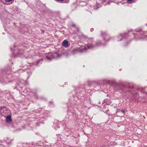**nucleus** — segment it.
Segmentation results:
<instances>
[{"label":"nucleus","instance_id":"obj_1","mask_svg":"<svg viewBox=\"0 0 147 147\" xmlns=\"http://www.w3.org/2000/svg\"><path fill=\"white\" fill-rule=\"evenodd\" d=\"M10 112V111L8 110L6 107H0V113L4 117L7 115Z\"/></svg>","mask_w":147,"mask_h":147},{"label":"nucleus","instance_id":"obj_2","mask_svg":"<svg viewBox=\"0 0 147 147\" xmlns=\"http://www.w3.org/2000/svg\"><path fill=\"white\" fill-rule=\"evenodd\" d=\"M5 118L6 122L7 123L9 124L11 123L12 121V119L11 116L10 115H8L5 116Z\"/></svg>","mask_w":147,"mask_h":147},{"label":"nucleus","instance_id":"obj_3","mask_svg":"<svg viewBox=\"0 0 147 147\" xmlns=\"http://www.w3.org/2000/svg\"><path fill=\"white\" fill-rule=\"evenodd\" d=\"M62 45L64 47H67L69 46L68 42L66 40H65L62 42Z\"/></svg>","mask_w":147,"mask_h":147},{"label":"nucleus","instance_id":"obj_4","mask_svg":"<svg viewBox=\"0 0 147 147\" xmlns=\"http://www.w3.org/2000/svg\"><path fill=\"white\" fill-rule=\"evenodd\" d=\"M57 56V54L56 53L54 54L53 55V58H55Z\"/></svg>","mask_w":147,"mask_h":147},{"label":"nucleus","instance_id":"obj_5","mask_svg":"<svg viewBox=\"0 0 147 147\" xmlns=\"http://www.w3.org/2000/svg\"><path fill=\"white\" fill-rule=\"evenodd\" d=\"M6 2H10L12 0H5Z\"/></svg>","mask_w":147,"mask_h":147},{"label":"nucleus","instance_id":"obj_6","mask_svg":"<svg viewBox=\"0 0 147 147\" xmlns=\"http://www.w3.org/2000/svg\"><path fill=\"white\" fill-rule=\"evenodd\" d=\"M57 0L59 1H64V0Z\"/></svg>","mask_w":147,"mask_h":147},{"label":"nucleus","instance_id":"obj_7","mask_svg":"<svg viewBox=\"0 0 147 147\" xmlns=\"http://www.w3.org/2000/svg\"><path fill=\"white\" fill-rule=\"evenodd\" d=\"M47 58L48 60H49V58L48 57H47Z\"/></svg>","mask_w":147,"mask_h":147},{"label":"nucleus","instance_id":"obj_8","mask_svg":"<svg viewBox=\"0 0 147 147\" xmlns=\"http://www.w3.org/2000/svg\"><path fill=\"white\" fill-rule=\"evenodd\" d=\"M132 0H128V1H131Z\"/></svg>","mask_w":147,"mask_h":147}]
</instances>
